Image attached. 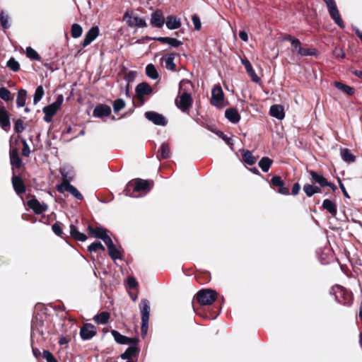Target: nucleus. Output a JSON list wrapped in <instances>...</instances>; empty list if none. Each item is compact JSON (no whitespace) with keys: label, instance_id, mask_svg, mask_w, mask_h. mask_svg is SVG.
Listing matches in <instances>:
<instances>
[{"label":"nucleus","instance_id":"f257e3e1","mask_svg":"<svg viewBox=\"0 0 362 362\" xmlns=\"http://www.w3.org/2000/svg\"><path fill=\"white\" fill-rule=\"evenodd\" d=\"M153 186V180L135 178L127 184L124 189V194L132 197H139L146 194L150 192Z\"/></svg>","mask_w":362,"mask_h":362},{"label":"nucleus","instance_id":"f03ea898","mask_svg":"<svg viewBox=\"0 0 362 362\" xmlns=\"http://www.w3.org/2000/svg\"><path fill=\"white\" fill-rule=\"evenodd\" d=\"M336 300L344 305H350L353 303L354 296L351 291L340 285L333 287Z\"/></svg>","mask_w":362,"mask_h":362},{"label":"nucleus","instance_id":"7ed1b4c3","mask_svg":"<svg viewBox=\"0 0 362 362\" xmlns=\"http://www.w3.org/2000/svg\"><path fill=\"white\" fill-rule=\"evenodd\" d=\"M64 101L63 95H58L56 100L52 104L45 106L42 108V112L45 114L44 121L46 122H50L52 120L53 117L57 112V111L60 109Z\"/></svg>","mask_w":362,"mask_h":362},{"label":"nucleus","instance_id":"20e7f679","mask_svg":"<svg viewBox=\"0 0 362 362\" xmlns=\"http://www.w3.org/2000/svg\"><path fill=\"white\" fill-rule=\"evenodd\" d=\"M139 308L141 314V332L143 337H144L148 329V321L150 315V303L148 300L142 299L139 303Z\"/></svg>","mask_w":362,"mask_h":362},{"label":"nucleus","instance_id":"39448f33","mask_svg":"<svg viewBox=\"0 0 362 362\" xmlns=\"http://www.w3.org/2000/svg\"><path fill=\"white\" fill-rule=\"evenodd\" d=\"M195 298L201 305H211L217 298V293L211 289H202L197 293Z\"/></svg>","mask_w":362,"mask_h":362},{"label":"nucleus","instance_id":"423d86ee","mask_svg":"<svg viewBox=\"0 0 362 362\" xmlns=\"http://www.w3.org/2000/svg\"><path fill=\"white\" fill-rule=\"evenodd\" d=\"M56 188L59 193H64L66 191L71 193L76 199L78 200L83 199L81 193L74 186L70 184V180L67 178L66 175H63L62 183L57 185Z\"/></svg>","mask_w":362,"mask_h":362},{"label":"nucleus","instance_id":"0eeeda50","mask_svg":"<svg viewBox=\"0 0 362 362\" xmlns=\"http://www.w3.org/2000/svg\"><path fill=\"white\" fill-rule=\"evenodd\" d=\"M325 3L329 14L334 23L341 28H344V23L341 18L339 11L334 0H323Z\"/></svg>","mask_w":362,"mask_h":362},{"label":"nucleus","instance_id":"6e6552de","mask_svg":"<svg viewBox=\"0 0 362 362\" xmlns=\"http://www.w3.org/2000/svg\"><path fill=\"white\" fill-rule=\"evenodd\" d=\"M179 94V96L175 100V103L182 112H187L193 103L192 95L186 91L182 93L180 92Z\"/></svg>","mask_w":362,"mask_h":362},{"label":"nucleus","instance_id":"1a4fd4ad","mask_svg":"<svg viewBox=\"0 0 362 362\" xmlns=\"http://www.w3.org/2000/svg\"><path fill=\"white\" fill-rule=\"evenodd\" d=\"M270 185L281 194L288 195L290 194L289 183L286 184L279 175L272 177L270 180Z\"/></svg>","mask_w":362,"mask_h":362},{"label":"nucleus","instance_id":"9d476101","mask_svg":"<svg viewBox=\"0 0 362 362\" xmlns=\"http://www.w3.org/2000/svg\"><path fill=\"white\" fill-rule=\"evenodd\" d=\"M224 94L219 85H216L211 90V104L217 107H221L223 105Z\"/></svg>","mask_w":362,"mask_h":362},{"label":"nucleus","instance_id":"9b49d317","mask_svg":"<svg viewBox=\"0 0 362 362\" xmlns=\"http://www.w3.org/2000/svg\"><path fill=\"white\" fill-rule=\"evenodd\" d=\"M123 20L129 27L145 28L147 26L146 21L138 16H133L129 11H126L123 16Z\"/></svg>","mask_w":362,"mask_h":362},{"label":"nucleus","instance_id":"f8f14e48","mask_svg":"<svg viewBox=\"0 0 362 362\" xmlns=\"http://www.w3.org/2000/svg\"><path fill=\"white\" fill-rule=\"evenodd\" d=\"M135 92L137 99L143 104L144 103V96L151 94L153 88L147 82H141L136 86Z\"/></svg>","mask_w":362,"mask_h":362},{"label":"nucleus","instance_id":"ddd939ff","mask_svg":"<svg viewBox=\"0 0 362 362\" xmlns=\"http://www.w3.org/2000/svg\"><path fill=\"white\" fill-rule=\"evenodd\" d=\"M97 334V327L91 323H84L80 328V336L83 340H89Z\"/></svg>","mask_w":362,"mask_h":362},{"label":"nucleus","instance_id":"4468645a","mask_svg":"<svg viewBox=\"0 0 362 362\" xmlns=\"http://www.w3.org/2000/svg\"><path fill=\"white\" fill-rule=\"evenodd\" d=\"M111 334L115 339V341L119 344H138L139 342V339L138 337H128L124 335H122L117 330H112Z\"/></svg>","mask_w":362,"mask_h":362},{"label":"nucleus","instance_id":"2eb2a0df","mask_svg":"<svg viewBox=\"0 0 362 362\" xmlns=\"http://www.w3.org/2000/svg\"><path fill=\"white\" fill-rule=\"evenodd\" d=\"M0 127L6 132H8L11 128L9 113L1 102H0Z\"/></svg>","mask_w":362,"mask_h":362},{"label":"nucleus","instance_id":"dca6fc26","mask_svg":"<svg viewBox=\"0 0 362 362\" xmlns=\"http://www.w3.org/2000/svg\"><path fill=\"white\" fill-rule=\"evenodd\" d=\"M27 205L36 214H42L46 211L48 208L46 204H41L35 196H32V199L27 202Z\"/></svg>","mask_w":362,"mask_h":362},{"label":"nucleus","instance_id":"f3484780","mask_svg":"<svg viewBox=\"0 0 362 362\" xmlns=\"http://www.w3.org/2000/svg\"><path fill=\"white\" fill-rule=\"evenodd\" d=\"M145 117L147 119L152 122L154 124L165 126L168 123L165 117L156 112L148 111L145 112Z\"/></svg>","mask_w":362,"mask_h":362},{"label":"nucleus","instance_id":"a211bd4d","mask_svg":"<svg viewBox=\"0 0 362 362\" xmlns=\"http://www.w3.org/2000/svg\"><path fill=\"white\" fill-rule=\"evenodd\" d=\"M11 182L13 189L18 195L23 194L25 192L26 187L23 180L21 176L16 175L15 172L13 173Z\"/></svg>","mask_w":362,"mask_h":362},{"label":"nucleus","instance_id":"6ab92c4d","mask_svg":"<svg viewBox=\"0 0 362 362\" xmlns=\"http://www.w3.org/2000/svg\"><path fill=\"white\" fill-rule=\"evenodd\" d=\"M139 352L140 349L138 347V344H130V346L120 355V357L123 360L132 361V358L137 357Z\"/></svg>","mask_w":362,"mask_h":362},{"label":"nucleus","instance_id":"aec40b11","mask_svg":"<svg viewBox=\"0 0 362 362\" xmlns=\"http://www.w3.org/2000/svg\"><path fill=\"white\" fill-rule=\"evenodd\" d=\"M111 107L105 104H98L93 110V115L95 117L102 118L103 117H108L111 114Z\"/></svg>","mask_w":362,"mask_h":362},{"label":"nucleus","instance_id":"412c9836","mask_svg":"<svg viewBox=\"0 0 362 362\" xmlns=\"http://www.w3.org/2000/svg\"><path fill=\"white\" fill-rule=\"evenodd\" d=\"M100 33L99 28L98 26H93L86 34L85 37L81 43L83 47H86L89 45L93 40L96 39Z\"/></svg>","mask_w":362,"mask_h":362},{"label":"nucleus","instance_id":"4be33fe9","mask_svg":"<svg viewBox=\"0 0 362 362\" xmlns=\"http://www.w3.org/2000/svg\"><path fill=\"white\" fill-rule=\"evenodd\" d=\"M87 231L89 235L98 239H102L106 233L110 232L107 229L102 226L93 227L90 224L88 226Z\"/></svg>","mask_w":362,"mask_h":362},{"label":"nucleus","instance_id":"5701e85b","mask_svg":"<svg viewBox=\"0 0 362 362\" xmlns=\"http://www.w3.org/2000/svg\"><path fill=\"white\" fill-rule=\"evenodd\" d=\"M10 161L13 173L15 172L14 168L19 169L23 166L22 159L20 158L16 148L10 150Z\"/></svg>","mask_w":362,"mask_h":362},{"label":"nucleus","instance_id":"b1692460","mask_svg":"<svg viewBox=\"0 0 362 362\" xmlns=\"http://www.w3.org/2000/svg\"><path fill=\"white\" fill-rule=\"evenodd\" d=\"M165 23V18L161 10L157 9L151 14V24L156 28H162Z\"/></svg>","mask_w":362,"mask_h":362},{"label":"nucleus","instance_id":"393cba45","mask_svg":"<svg viewBox=\"0 0 362 362\" xmlns=\"http://www.w3.org/2000/svg\"><path fill=\"white\" fill-rule=\"evenodd\" d=\"M242 61V64L244 65L245 66V69L247 73V74L250 76L251 79L252 81L257 83H259L261 82V79L256 74L251 63L250 62V61L245 58L241 60Z\"/></svg>","mask_w":362,"mask_h":362},{"label":"nucleus","instance_id":"a878e982","mask_svg":"<svg viewBox=\"0 0 362 362\" xmlns=\"http://www.w3.org/2000/svg\"><path fill=\"white\" fill-rule=\"evenodd\" d=\"M153 40L158 41L162 44H168L173 47H178L182 45V42L180 40L170 37H158L153 38Z\"/></svg>","mask_w":362,"mask_h":362},{"label":"nucleus","instance_id":"bb28decb","mask_svg":"<svg viewBox=\"0 0 362 362\" xmlns=\"http://www.w3.org/2000/svg\"><path fill=\"white\" fill-rule=\"evenodd\" d=\"M269 114L271 116L278 119H282L285 117L284 107L281 105H272L269 110Z\"/></svg>","mask_w":362,"mask_h":362},{"label":"nucleus","instance_id":"cd10ccee","mask_svg":"<svg viewBox=\"0 0 362 362\" xmlns=\"http://www.w3.org/2000/svg\"><path fill=\"white\" fill-rule=\"evenodd\" d=\"M225 117L232 123L236 124L240 119V115L235 108L230 107L226 110Z\"/></svg>","mask_w":362,"mask_h":362},{"label":"nucleus","instance_id":"c85d7f7f","mask_svg":"<svg viewBox=\"0 0 362 362\" xmlns=\"http://www.w3.org/2000/svg\"><path fill=\"white\" fill-rule=\"evenodd\" d=\"M70 235L76 241L84 242L87 240V235L79 232L77 227L73 224L70 226Z\"/></svg>","mask_w":362,"mask_h":362},{"label":"nucleus","instance_id":"c756f323","mask_svg":"<svg viewBox=\"0 0 362 362\" xmlns=\"http://www.w3.org/2000/svg\"><path fill=\"white\" fill-rule=\"evenodd\" d=\"M170 157V149L168 143H163L160 146L158 153L157 158L159 160L167 159Z\"/></svg>","mask_w":362,"mask_h":362},{"label":"nucleus","instance_id":"7c9ffc66","mask_svg":"<svg viewBox=\"0 0 362 362\" xmlns=\"http://www.w3.org/2000/svg\"><path fill=\"white\" fill-rule=\"evenodd\" d=\"M310 175L311 176L313 180L319 184L320 187H325V185H327V180L322 176V175L314 171L310 170L308 171Z\"/></svg>","mask_w":362,"mask_h":362},{"label":"nucleus","instance_id":"2f4dec72","mask_svg":"<svg viewBox=\"0 0 362 362\" xmlns=\"http://www.w3.org/2000/svg\"><path fill=\"white\" fill-rule=\"evenodd\" d=\"M298 54H299L301 57L311 56L318 58L319 52L315 48L302 47L301 49H299V50H298Z\"/></svg>","mask_w":362,"mask_h":362},{"label":"nucleus","instance_id":"473e14b6","mask_svg":"<svg viewBox=\"0 0 362 362\" xmlns=\"http://www.w3.org/2000/svg\"><path fill=\"white\" fill-rule=\"evenodd\" d=\"M322 207L323 209L327 210L332 216H335L337 214V204L328 199H326L323 201Z\"/></svg>","mask_w":362,"mask_h":362},{"label":"nucleus","instance_id":"72a5a7b5","mask_svg":"<svg viewBox=\"0 0 362 362\" xmlns=\"http://www.w3.org/2000/svg\"><path fill=\"white\" fill-rule=\"evenodd\" d=\"M166 26L170 30L177 29L181 26V22L176 16H168L166 21Z\"/></svg>","mask_w":362,"mask_h":362},{"label":"nucleus","instance_id":"f704fd0d","mask_svg":"<svg viewBox=\"0 0 362 362\" xmlns=\"http://www.w3.org/2000/svg\"><path fill=\"white\" fill-rule=\"evenodd\" d=\"M176 56L175 53L171 52L168 53L166 55V58L165 59V67L166 69L175 71H176V65L174 63V59Z\"/></svg>","mask_w":362,"mask_h":362},{"label":"nucleus","instance_id":"c9c22d12","mask_svg":"<svg viewBox=\"0 0 362 362\" xmlns=\"http://www.w3.org/2000/svg\"><path fill=\"white\" fill-rule=\"evenodd\" d=\"M340 153L344 161L350 163L356 160V156L351 153L349 148H341Z\"/></svg>","mask_w":362,"mask_h":362},{"label":"nucleus","instance_id":"e433bc0d","mask_svg":"<svg viewBox=\"0 0 362 362\" xmlns=\"http://www.w3.org/2000/svg\"><path fill=\"white\" fill-rule=\"evenodd\" d=\"M27 98V90L25 89H20L18 91V95L16 98V105L18 107L25 106Z\"/></svg>","mask_w":362,"mask_h":362},{"label":"nucleus","instance_id":"4c0bfd02","mask_svg":"<svg viewBox=\"0 0 362 362\" xmlns=\"http://www.w3.org/2000/svg\"><path fill=\"white\" fill-rule=\"evenodd\" d=\"M334 85L337 89L341 90L342 92L346 93L349 95H353L355 93L354 88L348 85L344 84L341 82L335 81Z\"/></svg>","mask_w":362,"mask_h":362},{"label":"nucleus","instance_id":"58836bf2","mask_svg":"<svg viewBox=\"0 0 362 362\" xmlns=\"http://www.w3.org/2000/svg\"><path fill=\"white\" fill-rule=\"evenodd\" d=\"M273 163V160L271 159L269 157H263L262 159L259 161V166L262 169L263 172H268L269 168H271V165Z\"/></svg>","mask_w":362,"mask_h":362},{"label":"nucleus","instance_id":"ea45409f","mask_svg":"<svg viewBox=\"0 0 362 362\" xmlns=\"http://www.w3.org/2000/svg\"><path fill=\"white\" fill-rule=\"evenodd\" d=\"M110 313L106 311H103L100 313L94 316L93 320L95 322H96L98 324H106L108 322V320L110 319Z\"/></svg>","mask_w":362,"mask_h":362},{"label":"nucleus","instance_id":"a19ab883","mask_svg":"<svg viewBox=\"0 0 362 362\" xmlns=\"http://www.w3.org/2000/svg\"><path fill=\"white\" fill-rule=\"evenodd\" d=\"M242 156L243 161L247 165H252L257 162V158L255 157L252 152L248 150L245 151L243 153Z\"/></svg>","mask_w":362,"mask_h":362},{"label":"nucleus","instance_id":"79ce46f5","mask_svg":"<svg viewBox=\"0 0 362 362\" xmlns=\"http://www.w3.org/2000/svg\"><path fill=\"white\" fill-rule=\"evenodd\" d=\"M196 280L200 284H204L211 279V274L208 272H198L195 274Z\"/></svg>","mask_w":362,"mask_h":362},{"label":"nucleus","instance_id":"37998d69","mask_svg":"<svg viewBox=\"0 0 362 362\" xmlns=\"http://www.w3.org/2000/svg\"><path fill=\"white\" fill-rule=\"evenodd\" d=\"M146 74L151 79L156 80L159 78V74L155 66L152 64H149L146 66Z\"/></svg>","mask_w":362,"mask_h":362},{"label":"nucleus","instance_id":"c03bdc74","mask_svg":"<svg viewBox=\"0 0 362 362\" xmlns=\"http://www.w3.org/2000/svg\"><path fill=\"white\" fill-rule=\"evenodd\" d=\"M108 254L110 257L112 259H122V256L119 250L116 247V246L114 245H110V247H107Z\"/></svg>","mask_w":362,"mask_h":362},{"label":"nucleus","instance_id":"a18cd8bd","mask_svg":"<svg viewBox=\"0 0 362 362\" xmlns=\"http://www.w3.org/2000/svg\"><path fill=\"white\" fill-rule=\"evenodd\" d=\"M83 33L82 27L78 23H74L71 25V35L74 38H78L81 36Z\"/></svg>","mask_w":362,"mask_h":362},{"label":"nucleus","instance_id":"49530a36","mask_svg":"<svg viewBox=\"0 0 362 362\" xmlns=\"http://www.w3.org/2000/svg\"><path fill=\"white\" fill-rule=\"evenodd\" d=\"M0 98L8 102L13 100L11 91L5 87L0 88Z\"/></svg>","mask_w":362,"mask_h":362},{"label":"nucleus","instance_id":"de8ad7c7","mask_svg":"<svg viewBox=\"0 0 362 362\" xmlns=\"http://www.w3.org/2000/svg\"><path fill=\"white\" fill-rule=\"evenodd\" d=\"M26 56L31 60L40 61L41 59V57L38 53L31 47H28L26 48Z\"/></svg>","mask_w":362,"mask_h":362},{"label":"nucleus","instance_id":"09e8293b","mask_svg":"<svg viewBox=\"0 0 362 362\" xmlns=\"http://www.w3.org/2000/svg\"><path fill=\"white\" fill-rule=\"evenodd\" d=\"M45 94L44 88L42 86H39L37 87L35 94H34V98H33V103L34 104H37L38 102L41 100L43 95Z\"/></svg>","mask_w":362,"mask_h":362},{"label":"nucleus","instance_id":"8fccbe9b","mask_svg":"<svg viewBox=\"0 0 362 362\" xmlns=\"http://www.w3.org/2000/svg\"><path fill=\"white\" fill-rule=\"evenodd\" d=\"M6 66L13 71H18L20 70V64L13 57H11L6 63Z\"/></svg>","mask_w":362,"mask_h":362},{"label":"nucleus","instance_id":"3c124183","mask_svg":"<svg viewBox=\"0 0 362 362\" xmlns=\"http://www.w3.org/2000/svg\"><path fill=\"white\" fill-rule=\"evenodd\" d=\"M23 120L22 119H17L14 122V131L17 134H21L25 130Z\"/></svg>","mask_w":362,"mask_h":362},{"label":"nucleus","instance_id":"603ef678","mask_svg":"<svg viewBox=\"0 0 362 362\" xmlns=\"http://www.w3.org/2000/svg\"><path fill=\"white\" fill-rule=\"evenodd\" d=\"M103 250V251H105V247L103 245V244L99 242V241H95L93 242V243H91L88 247V250L89 252H96L98 250Z\"/></svg>","mask_w":362,"mask_h":362},{"label":"nucleus","instance_id":"864d4df0","mask_svg":"<svg viewBox=\"0 0 362 362\" xmlns=\"http://www.w3.org/2000/svg\"><path fill=\"white\" fill-rule=\"evenodd\" d=\"M62 226V223L59 221H57L56 223H54L52 225V231L54 233V234H56L57 235H58L61 238H63L64 233H63Z\"/></svg>","mask_w":362,"mask_h":362},{"label":"nucleus","instance_id":"5fc2aeb1","mask_svg":"<svg viewBox=\"0 0 362 362\" xmlns=\"http://www.w3.org/2000/svg\"><path fill=\"white\" fill-rule=\"evenodd\" d=\"M125 107V102L123 99L118 98L113 103V110L115 112H119Z\"/></svg>","mask_w":362,"mask_h":362},{"label":"nucleus","instance_id":"6e6d98bb","mask_svg":"<svg viewBox=\"0 0 362 362\" xmlns=\"http://www.w3.org/2000/svg\"><path fill=\"white\" fill-rule=\"evenodd\" d=\"M22 144H23V148H22V156L25 157H29L30 153V147L26 142L25 139H22L21 140Z\"/></svg>","mask_w":362,"mask_h":362},{"label":"nucleus","instance_id":"4d7b16f0","mask_svg":"<svg viewBox=\"0 0 362 362\" xmlns=\"http://www.w3.org/2000/svg\"><path fill=\"white\" fill-rule=\"evenodd\" d=\"M219 138L223 140L227 144H231V139L220 130L213 131Z\"/></svg>","mask_w":362,"mask_h":362},{"label":"nucleus","instance_id":"13d9d810","mask_svg":"<svg viewBox=\"0 0 362 362\" xmlns=\"http://www.w3.org/2000/svg\"><path fill=\"white\" fill-rule=\"evenodd\" d=\"M0 23L4 29L8 28V18L4 12H1L0 14Z\"/></svg>","mask_w":362,"mask_h":362},{"label":"nucleus","instance_id":"bf43d9fd","mask_svg":"<svg viewBox=\"0 0 362 362\" xmlns=\"http://www.w3.org/2000/svg\"><path fill=\"white\" fill-rule=\"evenodd\" d=\"M291 47H292V49H291L292 52L298 53V50H299V49H301V47H302L300 41L298 38L293 40L292 42H291Z\"/></svg>","mask_w":362,"mask_h":362},{"label":"nucleus","instance_id":"052dcab7","mask_svg":"<svg viewBox=\"0 0 362 362\" xmlns=\"http://www.w3.org/2000/svg\"><path fill=\"white\" fill-rule=\"evenodd\" d=\"M192 21L194 23V29L197 30H199L202 27V23L199 17L197 14H194L192 17Z\"/></svg>","mask_w":362,"mask_h":362},{"label":"nucleus","instance_id":"680f3d73","mask_svg":"<svg viewBox=\"0 0 362 362\" xmlns=\"http://www.w3.org/2000/svg\"><path fill=\"white\" fill-rule=\"evenodd\" d=\"M303 191L308 197H312L313 195H314L313 185H310V184L304 185Z\"/></svg>","mask_w":362,"mask_h":362},{"label":"nucleus","instance_id":"e2e57ef3","mask_svg":"<svg viewBox=\"0 0 362 362\" xmlns=\"http://www.w3.org/2000/svg\"><path fill=\"white\" fill-rule=\"evenodd\" d=\"M70 336H62L59 337L58 343L60 346L66 345L71 341Z\"/></svg>","mask_w":362,"mask_h":362},{"label":"nucleus","instance_id":"0e129e2a","mask_svg":"<svg viewBox=\"0 0 362 362\" xmlns=\"http://www.w3.org/2000/svg\"><path fill=\"white\" fill-rule=\"evenodd\" d=\"M127 284L131 289H135L138 286V282L134 277H129L127 279Z\"/></svg>","mask_w":362,"mask_h":362},{"label":"nucleus","instance_id":"69168bd1","mask_svg":"<svg viewBox=\"0 0 362 362\" xmlns=\"http://www.w3.org/2000/svg\"><path fill=\"white\" fill-rule=\"evenodd\" d=\"M136 71H130L125 74L124 78L128 82L133 81L136 77Z\"/></svg>","mask_w":362,"mask_h":362},{"label":"nucleus","instance_id":"338daca9","mask_svg":"<svg viewBox=\"0 0 362 362\" xmlns=\"http://www.w3.org/2000/svg\"><path fill=\"white\" fill-rule=\"evenodd\" d=\"M107 233H106L101 240L105 243L107 247H110V245H114V243Z\"/></svg>","mask_w":362,"mask_h":362},{"label":"nucleus","instance_id":"774afa93","mask_svg":"<svg viewBox=\"0 0 362 362\" xmlns=\"http://www.w3.org/2000/svg\"><path fill=\"white\" fill-rule=\"evenodd\" d=\"M333 54L336 58H344L345 54L344 51L340 48H335L333 51Z\"/></svg>","mask_w":362,"mask_h":362}]
</instances>
